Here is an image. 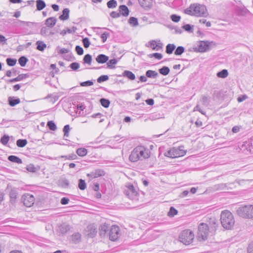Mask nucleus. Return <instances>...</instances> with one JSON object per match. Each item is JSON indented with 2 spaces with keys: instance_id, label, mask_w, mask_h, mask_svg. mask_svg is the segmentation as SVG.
<instances>
[{
  "instance_id": "1",
  "label": "nucleus",
  "mask_w": 253,
  "mask_h": 253,
  "mask_svg": "<svg viewBox=\"0 0 253 253\" xmlns=\"http://www.w3.org/2000/svg\"><path fill=\"white\" fill-rule=\"evenodd\" d=\"M184 13L196 17H206L209 15L206 6L197 3L190 4L189 7L184 10Z\"/></svg>"
},
{
  "instance_id": "2",
  "label": "nucleus",
  "mask_w": 253,
  "mask_h": 253,
  "mask_svg": "<svg viewBox=\"0 0 253 253\" xmlns=\"http://www.w3.org/2000/svg\"><path fill=\"white\" fill-rule=\"evenodd\" d=\"M150 152L143 146H138L133 149L129 156L131 162H136L138 160L148 159L150 157Z\"/></svg>"
},
{
  "instance_id": "3",
  "label": "nucleus",
  "mask_w": 253,
  "mask_h": 253,
  "mask_svg": "<svg viewBox=\"0 0 253 253\" xmlns=\"http://www.w3.org/2000/svg\"><path fill=\"white\" fill-rule=\"evenodd\" d=\"M215 226L211 227L210 229L206 223H201L198 227L197 233V239L199 241H204L208 239V237L211 235H212L215 231Z\"/></svg>"
},
{
  "instance_id": "4",
  "label": "nucleus",
  "mask_w": 253,
  "mask_h": 253,
  "mask_svg": "<svg viewBox=\"0 0 253 253\" xmlns=\"http://www.w3.org/2000/svg\"><path fill=\"white\" fill-rule=\"evenodd\" d=\"M221 223L226 229H230L235 224V220L232 213L228 211H225L220 215Z\"/></svg>"
},
{
  "instance_id": "5",
  "label": "nucleus",
  "mask_w": 253,
  "mask_h": 253,
  "mask_svg": "<svg viewBox=\"0 0 253 253\" xmlns=\"http://www.w3.org/2000/svg\"><path fill=\"white\" fill-rule=\"evenodd\" d=\"M236 212L239 216L245 219L253 218V205H248L239 207Z\"/></svg>"
},
{
  "instance_id": "6",
  "label": "nucleus",
  "mask_w": 253,
  "mask_h": 253,
  "mask_svg": "<svg viewBox=\"0 0 253 253\" xmlns=\"http://www.w3.org/2000/svg\"><path fill=\"white\" fill-rule=\"evenodd\" d=\"M195 238L193 232L189 229L183 230L179 235V241L185 245L191 244Z\"/></svg>"
},
{
  "instance_id": "7",
  "label": "nucleus",
  "mask_w": 253,
  "mask_h": 253,
  "mask_svg": "<svg viewBox=\"0 0 253 253\" xmlns=\"http://www.w3.org/2000/svg\"><path fill=\"white\" fill-rule=\"evenodd\" d=\"M124 193L126 196L132 200H137L138 193L134 186L128 183L126 185Z\"/></svg>"
},
{
  "instance_id": "8",
  "label": "nucleus",
  "mask_w": 253,
  "mask_h": 253,
  "mask_svg": "<svg viewBox=\"0 0 253 253\" xmlns=\"http://www.w3.org/2000/svg\"><path fill=\"white\" fill-rule=\"evenodd\" d=\"M120 236V228L117 225H112L110 227L108 237L112 241H116Z\"/></svg>"
},
{
  "instance_id": "9",
  "label": "nucleus",
  "mask_w": 253,
  "mask_h": 253,
  "mask_svg": "<svg viewBox=\"0 0 253 253\" xmlns=\"http://www.w3.org/2000/svg\"><path fill=\"white\" fill-rule=\"evenodd\" d=\"M21 202L27 207H31L35 202L34 197L29 193L24 194L21 197Z\"/></svg>"
},
{
  "instance_id": "10",
  "label": "nucleus",
  "mask_w": 253,
  "mask_h": 253,
  "mask_svg": "<svg viewBox=\"0 0 253 253\" xmlns=\"http://www.w3.org/2000/svg\"><path fill=\"white\" fill-rule=\"evenodd\" d=\"M183 149V146H180L177 148H172L173 158L183 156L186 153V151Z\"/></svg>"
},
{
  "instance_id": "11",
  "label": "nucleus",
  "mask_w": 253,
  "mask_h": 253,
  "mask_svg": "<svg viewBox=\"0 0 253 253\" xmlns=\"http://www.w3.org/2000/svg\"><path fill=\"white\" fill-rule=\"evenodd\" d=\"M210 46L207 42L201 41L197 47L193 48L194 51L196 52H204L209 49Z\"/></svg>"
},
{
  "instance_id": "12",
  "label": "nucleus",
  "mask_w": 253,
  "mask_h": 253,
  "mask_svg": "<svg viewBox=\"0 0 253 253\" xmlns=\"http://www.w3.org/2000/svg\"><path fill=\"white\" fill-rule=\"evenodd\" d=\"M105 174L104 170L101 169H96L89 173L87 174V176L91 178H95L104 175Z\"/></svg>"
},
{
  "instance_id": "13",
  "label": "nucleus",
  "mask_w": 253,
  "mask_h": 253,
  "mask_svg": "<svg viewBox=\"0 0 253 253\" xmlns=\"http://www.w3.org/2000/svg\"><path fill=\"white\" fill-rule=\"evenodd\" d=\"M110 227L107 224H104L99 228V234L101 236L108 237L109 230Z\"/></svg>"
},
{
  "instance_id": "14",
  "label": "nucleus",
  "mask_w": 253,
  "mask_h": 253,
  "mask_svg": "<svg viewBox=\"0 0 253 253\" xmlns=\"http://www.w3.org/2000/svg\"><path fill=\"white\" fill-rule=\"evenodd\" d=\"M141 7L145 9H150L153 5L152 0H138Z\"/></svg>"
},
{
  "instance_id": "15",
  "label": "nucleus",
  "mask_w": 253,
  "mask_h": 253,
  "mask_svg": "<svg viewBox=\"0 0 253 253\" xmlns=\"http://www.w3.org/2000/svg\"><path fill=\"white\" fill-rule=\"evenodd\" d=\"M29 77V76L27 74H20L16 78L8 80L7 83H13L14 82L21 81L25 79L28 78Z\"/></svg>"
},
{
  "instance_id": "16",
  "label": "nucleus",
  "mask_w": 253,
  "mask_h": 253,
  "mask_svg": "<svg viewBox=\"0 0 253 253\" xmlns=\"http://www.w3.org/2000/svg\"><path fill=\"white\" fill-rule=\"evenodd\" d=\"M148 43L150 44V47L154 50L158 51L162 48V43L160 42L157 43L155 40L150 41Z\"/></svg>"
},
{
  "instance_id": "17",
  "label": "nucleus",
  "mask_w": 253,
  "mask_h": 253,
  "mask_svg": "<svg viewBox=\"0 0 253 253\" xmlns=\"http://www.w3.org/2000/svg\"><path fill=\"white\" fill-rule=\"evenodd\" d=\"M70 230L69 225L66 223H63L59 226L57 231L59 233L64 234L66 233Z\"/></svg>"
},
{
  "instance_id": "18",
  "label": "nucleus",
  "mask_w": 253,
  "mask_h": 253,
  "mask_svg": "<svg viewBox=\"0 0 253 253\" xmlns=\"http://www.w3.org/2000/svg\"><path fill=\"white\" fill-rule=\"evenodd\" d=\"M119 12L124 16H127L129 15V10L126 5H121L119 7Z\"/></svg>"
},
{
  "instance_id": "19",
  "label": "nucleus",
  "mask_w": 253,
  "mask_h": 253,
  "mask_svg": "<svg viewBox=\"0 0 253 253\" xmlns=\"http://www.w3.org/2000/svg\"><path fill=\"white\" fill-rule=\"evenodd\" d=\"M108 60L109 57L103 54H99L96 58V61L100 64L105 63Z\"/></svg>"
},
{
  "instance_id": "20",
  "label": "nucleus",
  "mask_w": 253,
  "mask_h": 253,
  "mask_svg": "<svg viewBox=\"0 0 253 253\" xmlns=\"http://www.w3.org/2000/svg\"><path fill=\"white\" fill-rule=\"evenodd\" d=\"M8 102L9 105L11 107H14L17 104L20 103V100L19 98L13 97L10 96L8 98Z\"/></svg>"
},
{
  "instance_id": "21",
  "label": "nucleus",
  "mask_w": 253,
  "mask_h": 253,
  "mask_svg": "<svg viewBox=\"0 0 253 253\" xmlns=\"http://www.w3.org/2000/svg\"><path fill=\"white\" fill-rule=\"evenodd\" d=\"M56 21L55 17H49L45 20V24L48 27L52 28L56 24Z\"/></svg>"
},
{
  "instance_id": "22",
  "label": "nucleus",
  "mask_w": 253,
  "mask_h": 253,
  "mask_svg": "<svg viewBox=\"0 0 253 253\" xmlns=\"http://www.w3.org/2000/svg\"><path fill=\"white\" fill-rule=\"evenodd\" d=\"M122 76L131 81L134 80L135 79V75L132 72L128 70L124 71Z\"/></svg>"
},
{
  "instance_id": "23",
  "label": "nucleus",
  "mask_w": 253,
  "mask_h": 253,
  "mask_svg": "<svg viewBox=\"0 0 253 253\" xmlns=\"http://www.w3.org/2000/svg\"><path fill=\"white\" fill-rule=\"evenodd\" d=\"M70 10L68 8H64L62 11V14L59 16L61 20H66L69 18Z\"/></svg>"
},
{
  "instance_id": "24",
  "label": "nucleus",
  "mask_w": 253,
  "mask_h": 253,
  "mask_svg": "<svg viewBox=\"0 0 253 253\" xmlns=\"http://www.w3.org/2000/svg\"><path fill=\"white\" fill-rule=\"evenodd\" d=\"M232 183H220L214 186V189L216 190H223L228 189L227 187Z\"/></svg>"
},
{
  "instance_id": "25",
  "label": "nucleus",
  "mask_w": 253,
  "mask_h": 253,
  "mask_svg": "<svg viewBox=\"0 0 253 253\" xmlns=\"http://www.w3.org/2000/svg\"><path fill=\"white\" fill-rule=\"evenodd\" d=\"M58 182L59 185L64 188H68L69 187V181L65 178L60 179Z\"/></svg>"
},
{
  "instance_id": "26",
  "label": "nucleus",
  "mask_w": 253,
  "mask_h": 253,
  "mask_svg": "<svg viewBox=\"0 0 253 253\" xmlns=\"http://www.w3.org/2000/svg\"><path fill=\"white\" fill-rule=\"evenodd\" d=\"M45 6V2L43 0H36V7L37 10L41 11L42 10Z\"/></svg>"
},
{
  "instance_id": "27",
  "label": "nucleus",
  "mask_w": 253,
  "mask_h": 253,
  "mask_svg": "<svg viewBox=\"0 0 253 253\" xmlns=\"http://www.w3.org/2000/svg\"><path fill=\"white\" fill-rule=\"evenodd\" d=\"M7 159H8V161H9L11 162H13V163L18 164L22 163V160L21 159H20L19 157H18L17 156H14V155H10L8 157Z\"/></svg>"
},
{
  "instance_id": "28",
  "label": "nucleus",
  "mask_w": 253,
  "mask_h": 253,
  "mask_svg": "<svg viewBox=\"0 0 253 253\" xmlns=\"http://www.w3.org/2000/svg\"><path fill=\"white\" fill-rule=\"evenodd\" d=\"M158 76V73L155 71L149 70L146 72V76L148 78L155 79Z\"/></svg>"
},
{
  "instance_id": "29",
  "label": "nucleus",
  "mask_w": 253,
  "mask_h": 253,
  "mask_svg": "<svg viewBox=\"0 0 253 253\" xmlns=\"http://www.w3.org/2000/svg\"><path fill=\"white\" fill-rule=\"evenodd\" d=\"M37 49L41 51H43L46 47V44L42 41H38L36 42Z\"/></svg>"
},
{
  "instance_id": "30",
  "label": "nucleus",
  "mask_w": 253,
  "mask_h": 253,
  "mask_svg": "<svg viewBox=\"0 0 253 253\" xmlns=\"http://www.w3.org/2000/svg\"><path fill=\"white\" fill-rule=\"evenodd\" d=\"M176 46L174 44L169 43L166 46V52L168 54L172 53Z\"/></svg>"
},
{
  "instance_id": "31",
  "label": "nucleus",
  "mask_w": 253,
  "mask_h": 253,
  "mask_svg": "<svg viewBox=\"0 0 253 253\" xmlns=\"http://www.w3.org/2000/svg\"><path fill=\"white\" fill-rule=\"evenodd\" d=\"M76 153L79 156L84 157L87 154V150L84 148H80L77 150Z\"/></svg>"
},
{
  "instance_id": "32",
  "label": "nucleus",
  "mask_w": 253,
  "mask_h": 253,
  "mask_svg": "<svg viewBox=\"0 0 253 253\" xmlns=\"http://www.w3.org/2000/svg\"><path fill=\"white\" fill-rule=\"evenodd\" d=\"M228 75V72L226 69H223L221 71L218 72L216 74L217 77L220 78H225Z\"/></svg>"
},
{
  "instance_id": "33",
  "label": "nucleus",
  "mask_w": 253,
  "mask_h": 253,
  "mask_svg": "<svg viewBox=\"0 0 253 253\" xmlns=\"http://www.w3.org/2000/svg\"><path fill=\"white\" fill-rule=\"evenodd\" d=\"M117 62L118 60L115 58L111 59L107 63V67L109 69H114L115 68V65H116Z\"/></svg>"
},
{
  "instance_id": "34",
  "label": "nucleus",
  "mask_w": 253,
  "mask_h": 253,
  "mask_svg": "<svg viewBox=\"0 0 253 253\" xmlns=\"http://www.w3.org/2000/svg\"><path fill=\"white\" fill-rule=\"evenodd\" d=\"M170 72V70L168 67L163 66L159 70V72L164 76L168 75Z\"/></svg>"
},
{
  "instance_id": "35",
  "label": "nucleus",
  "mask_w": 253,
  "mask_h": 253,
  "mask_svg": "<svg viewBox=\"0 0 253 253\" xmlns=\"http://www.w3.org/2000/svg\"><path fill=\"white\" fill-rule=\"evenodd\" d=\"M81 238V234L79 233H76L72 235V240L74 243L77 244L80 242Z\"/></svg>"
},
{
  "instance_id": "36",
  "label": "nucleus",
  "mask_w": 253,
  "mask_h": 253,
  "mask_svg": "<svg viewBox=\"0 0 253 253\" xmlns=\"http://www.w3.org/2000/svg\"><path fill=\"white\" fill-rule=\"evenodd\" d=\"M27 144V141L26 139H19L16 141V145L19 147H24Z\"/></svg>"
},
{
  "instance_id": "37",
  "label": "nucleus",
  "mask_w": 253,
  "mask_h": 253,
  "mask_svg": "<svg viewBox=\"0 0 253 253\" xmlns=\"http://www.w3.org/2000/svg\"><path fill=\"white\" fill-rule=\"evenodd\" d=\"M128 23L133 27H136L138 25L137 19L134 17H131L129 18Z\"/></svg>"
},
{
  "instance_id": "38",
  "label": "nucleus",
  "mask_w": 253,
  "mask_h": 253,
  "mask_svg": "<svg viewBox=\"0 0 253 253\" xmlns=\"http://www.w3.org/2000/svg\"><path fill=\"white\" fill-rule=\"evenodd\" d=\"M100 103L104 108L109 107L110 104V102L108 99L104 98H101L100 99Z\"/></svg>"
},
{
  "instance_id": "39",
  "label": "nucleus",
  "mask_w": 253,
  "mask_h": 253,
  "mask_svg": "<svg viewBox=\"0 0 253 253\" xmlns=\"http://www.w3.org/2000/svg\"><path fill=\"white\" fill-rule=\"evenodd\" d=\"M28 61V59L24 56L20 57L18 59L19 63L22 67H25Z\"/></svg>"
},
{
  "instance_id": "40",
  "label": "nucleus",
  "mask_w": 253,
  "mask_h": 253,
  "mask_svg": "<svg viewBox=\"0 0 253 253\" xmlns=\"http://www.w3.org/2000/svg\"><path fill=\"white\" fill-rule=\"evenodd\" d=\"M185 51V48L182 46H178L174 51V54L175 55H180Z\"/></svg>"
},
{
  "instance_id": "41",
  "label": "nucleus",
  "mask_w": 253,
  "mask_h": 253,
  "mask_svg": "<svg viewBox=\"0 0 253 253\" xmlns=\"http://www.w3.org/2000/svg\"><path fill=\"white\" fill-rule=\"evenodd\" d=\"M84 63L88 64L89 65L91 64L92 61V56L89 54H87L84 55Z\"/></svg>"
},
{
  "instance_id": "42",
  "label": "nucleus",
  "mask_w": 253,
  "mask_h": 253,
  "mask_svg": "<svg viewBox=\"0 0 253 253\" xmlns=\"http://www.w3.org/2000/svg\"><path fill=\"white\" fill-rule=\"evenodd\" d=\"M193 25H191L190 24H185L182 26V28L186 31L190 33H192L193 32Z\"/></svg>"
},
{
  "instance_id": "43",
  "label": "nucleus",
  "mask_w": 253,
  "mask_h": 253,
  "mask_svg": "<svg viewBox=\"0 0 253 253\" xmlns=\"http://www.w3.org/2000/svg\"><path fill=\"white\" fill-rule=\"evenodd\" d=\"M107 7L109 8H114L117 7V2L116 0H110L107 3Z\"/></svg>"
},
{
  "instance_id": "44",
  "label": "nucleus",
  "mask_w": 253,
  "mask_h": 253,
  "mask_svg": "<svg viewBox=\"0 0 253 253\" xmlns=\"http://www.w3.org/2000/svg\"><path fill=\"white\" fill-rule=\"evenodd\" d=\"M87 228L88 230H91L90 232L88 233V236L90 238L94 237L97 233L96 229L92 228V227L90 226H87Z\"/></svg>"
},
{
  "instance_id": "45",
  "label": "nucleus",
  "mask_w": 253,
  "mask_h": 253,
  "mask_svg": "<svg viewBox=\"0 0 253 253\" xmlns=\"http://www.w3.org/2000/svg\"><path fill=\"white\" fill-rule=\"evenodd\" d=\"M78 187L79 188L82 190H84L86 187V185L85 182V181L82 179H79Z\"/></svg>"
},
{
  "instance_id": "46",
  "label": "nucleus",
  "mask_w": 253,
  "mask_h": 253,
  "mask_svg": "<svg viewBox=\"0 0 253 253\" xmlns=\"http://www.w3.org/2000/svg\"><path fill=\"white\" fill-rule=\"evenodd\" d=\"M177 213V211L173 207H171L169 209V211L168 212V215L169 217H173L176 215Z\"/></svg>"
},
{
  "instance_id": "47",
  "label": "nucleus",
  "mask_w": 253,
  "mask_h": 253,
  "mask_svg": "<svg viewBox=\"0 0 253 253\" xmlns=\"http://www.w3.org/2000/svg\"><path fill=\"white\" fill-rule=\"evenodd\" d=\"M7 64L9 66H14L17 62V60L14 58H7L6 59Z\"/></svg>"
},
{
  "instance_id": "48",
  "label": "nucleus",
  "mask_w": 253,
  "mask_h": 253,
  "mask_svg": "<svg viewBox=\"0 0 253 253\" xmlns=\"http://www.w3.org/2000/svg\"><path fill=\"white\" fill-rule=\"evenodd\" d=\"M47 126L51 130H55L57 129V126L54 122L50 121H48L47 123Z\"/></svg>"
},
{
  "instance_id": "49",
  "label": "nucleus",
  "mask_w": 253,
  "mask_h": 253,
  "mask_svg": "<svg viewBox=\"0 0 253 253\" xmlns=\"http://www.w3.org/2000/svg\"><path fill=\"white\" fill-rule=\"evenodd\" d=\"M9 140V137L8 135L4 134L1 138H0V142L4 145H5L7 144L8 141Z\"/></svg>"
},
{
  "instance_id": "50",
  "label": "nucleus",
  "mask_w": 253,
  "mask_h": 253,
  "mask_svg": "<svg viewBox=\"0 0 253 253\" xmlns=\"http://www.w3.org/2000/svg\"><path fill=\"white\" fill-rule=\"evenodd\" d=\"M85 106L84 104L82 103H79L77 106V109L80 110L79 114L80 116H83L84 115V112H83L84 110L85 109Z\"/></svg>"
},
{
  "instance_id": "51",
  "label": "nucleus",
  "mask_w": 253,
  "mask_h": 253,
  "mask_svg": "<svg viewBox=\"0 0 253 253\" xmlns=\"http://www.w3.org/2000/svg\"><path fill=\"white\" fill-rule=\"evenodd\" d=\"M109 80V77L107 75H101L97 79L98 83H101L103 82L107 81Z\"/></svg>"
},
{
  "instance_id": "52",
  "label": "nucleus",
  "mask_w": 253,
  "mask_h": 253,
  "mask_svg": "<svg viewBox=\"0 0 253 253\" xmlns=\"http://www.w3.org/2000/svg\"><path fill=\"white\" fill-rule=\"evenodd\" d=\"M70 130V126L69 125H65L63 129V131L64 132V137H68L69 133Z\"/></svg>"
},
{
  "instance_id": "53",
  "label": "nucleus",
  "mask_w": 253,
  "mask_h": 253,
  "mask_svg": "<svg viewBox=\"0 0 253 253\" xmlns=\"http://www.w3.org/2000/svg\"><path fill=\"white\" fill-rule=\"evenodd\" d=\"M56 50L57 51V52L59 54H63L65 53H68L69 52V50L67 48H60L59 46L57 47Z\"/></svg>"
},
{
  "instance_id": "54",
  "label": "nucleus",
  "mask_w": 253,
  "mask_h": 253,
  "mask_svg": "<svg viewBox=\"0 0 253 253\" xmlns=\"http://www.w3.org/2000/svg\"><path fill=\"white\" fill-rule=\"evenodd\" d=\"M202 103L204 105L208 106L210 102V97L204 95L202 96Z\"/></svg>"
},
{
  "instance_id": "55",
  "label": "nucleus",
  "mask_w": 253,
  "mask_h": 253,
  "mask_svg": "<svg viewBox=\"0 0 253 253\" xmlns=\"http://www.w3.org/2000/svg\"><path fill=\"white\" fill-rule=\"evenodd\" d=\"M82 42L85 48H88L90 44V42L88 38H83Z\"/></svg>"
},
{
  "instance_id": "56",
  "label": "nucleus",
  "mask_w": 253,
  "mask_h": 253,
  "mask_svg": "<svg viewBox=\"0 0 253 253\" xmlns=\"http://www.w3.org/2000/svg\"><path fill=\"white\" fill-rule=\"evenodd\" d=\"M70 67L73 71H76L79 68L80 64L77 62H73L70 65Z\"/></svg>"
},
{
  "instance_id": "57",
  "label": "nucleus",
  "mask_w": 253,
  "mask_h": 253,
  "mask_svg": "<svg viewBox=\"0 0 253 253\" xmlns=\"http://www.w3.org/2000/svg\"><path fill=\"white\" fill-rule=\"evenodd\" d=\"M110 34L107 32H105L101 35V38L102 39V42H105L107 38L109 37Z\"/></svg>"
},
{
  "instance_id": "58",
  "label": "nucleus",
  "mask_w": 253,
  "mask_h": 253,
  "mask_svg": "<svg viewBox=\"0 0 253 253\" xmlns=\"http://www.w3.org/2000/svg\"><path fill=\"white\" fill-rule=\"evenodd\" d=\"M80 85L82 86H91L93 84V82L92 81H87L80 83Z\"/></svg>"
},
{
  "instance_id": "59",
  "label": "nucleus",
  "mask_w": 253,
  "mask_h": 253,
  "mask_svg": "<svg viewBox=\"0 0 253 253\" xmlns=\"http://www.w3.org/2000/svg\"><path fill=\"white\" fill-rule=\"evenodd\" d=\"M149 56L150 57H154L155 58L159 59V60H160L163 58V55L161 53H157V52L154 53L153 54H151Z\"/></svg>"
},
{
  "instance_id": "60",
  "label": "nucleus",
  "mask_w": 253,
  "mask_h": 253,
  "mask_svg": "<svg viewBox=\"0 0 253 253\" xmlns=\"http://www.w3.org/2000/svg\"><path fill=\"white\" fill-rule=\"evenodd\" d=\"M75 50H76V51L77 52V53H78V54L79 55H83L84 53L83 48L79 45H77L76 46Z\"/></svg>"
},
{
  "instance_id": "61",
  "label": "nucleus",
  "mask_w": 253,
  "mask_h": 253,
  "mask_svg": "<svg viewBox=\"0 0 253 253\" xmlns=\"http://www.w3.org/2000/svg\"><path fill=\"white\" fill-rule=\"evenodd\" d=\"M171 19L172 21L174 22H178L180 20V16L177 15L176 14H172L171 15Z\"/></svg>"
},
{
  "instance_id": "62",
  "label": "nucleus",
  "mask_w": 253,
  "mask_h": 253,
  "mask_svg": "<svg viewBox=\"0 0 253 253\" xmlns=\"http://www.w3.org/2000/svg\"><path fill=\"white\" fill-rule=\"evenodd\" d=\"M27 170L30 172H34L36 171V169L34 165L30 164L27 166Z\"/></svg>"
},
{
  "instance_id": "63",
  "label": "nucleus",
  "mask_w": 253,
  "mask_h": 253,
  "mask_svg": "<svg viewBox=\"0 0 253 253\" xmlns=\"http://www.w3.org/2000/svg\"><path fill=\"white\" fill-rule=\"evenodd\" d=\"M164 155L167 157L173 158L172 148H170L169 150L166 152Z\"/></svg>"
},
{
  "instance_id": "64",
  "label": "nucleus",
  "mask_w": 253,
  "mask_h": 253,
  "mask_svg": "<svg viewBox=\"0 0 253 253\" xmlns=\"http://www.w3.org/2000/svg\"><path fill=\"white\" fill-rule=\"evenodd\" d=\"M121 13L116 11H112L110 13V16L113 18H117L120 17Z\"/></svg>"
}]
</instances>
